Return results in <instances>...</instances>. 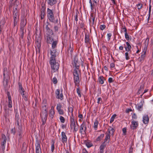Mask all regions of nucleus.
I'll list each match as a JSON object with an SVG mask.
<instances>
[{"label":"nucleus","mask_w":153,"mask_h":153,"mask_svg":"<svg viewBox=\"0 0 153 153\" xmlns=\"http://www.w3.org/2000/svg\"><path fill=\"white\" fill-rule=\"evenodd\" d=\"M126 44L127 45V46L125 47L126 51L127 52H131L130 50L131 48V45L128 42H126Z\"/></svg>","instance_id":"aec40b11"},{"label":"nucleus","mask_w":153,"mask_h":153,"mask_svg":"<svg viewBox=\"0 0 153 153\" xmlns=\"http://www.w3.org/2000/svg\"><path fill=\"white\" fill-rule=\"evenodd\" d=\"M54 142H53L52 143V145H51V152H53V151L54 150Z\"/></svg>","instance_id":"3c124183"},{"label":"nucleus","mask_w":153,"mask_h":153,"mask_svg":"<svg viewBox=\"0 0 153 153\" xmlns=\"http://www.w3.org/2000/svg\"><path fill=\"white\" fill-rule=\"evenodd\" d=\"M86 129L87 128L86 125L85 123L83 122L80 126V130L81 133L83 134H86Z\"/></svg>","instance_id":"1a4fd4ad"},{"label":"nucleus","mask_w":153,"mask_h":153,"mask_svg":"<svg viewBox=\"0 0 153 153\" xmlns=\"http://www.w3.org/2000/svg\"><path fill=\"white\" fill-rule=\"evenodd\" d=\"M90 4V7H91V10L92 11L94 9V4Z\"/></svg>","instance_id":"338daca9"},{"label":"nucleus","mask_w":153,"mask_h":153,"mask_svg":"<svg viewBox=\"0 0 153 153\" xmlns=\"http://www.w3.org/2000/svg\"><path fill=\"white\" fill-rule=\"evenodd\" d=\"M61 138L62 142L63 143H66L67 141V136L64 132L61 133Z\"/></svg>","instance_id":"ddd939ff"},{"label":"nucleus","mask_w":153,"mask_h":153,"mask_svg":"<svg viewBox=\"0 0 153 153\" xmlns=\"http://www.w3.org/2000/svg\"><path fill=\"white\" fill-rule=\"evenodd\" d=\"M46 24H47V25L45 26V28L47 30H49L50 29V28L48 27V25H50V24L48 22H46Z\"/></svg>","instance_id":"de8ad7c7"},{"label":"nucleus","mask_w":153,"mask_h":153,"mask_svg":"<svg viewBox=\"0 0 153 153\" xmlns=\"http://www.w3.org/2000/svg\"><path fill=\"white\" fill-rule=\"evenodd\" d=\"M59 114L60 115H63L64 114V112L62 109L59 110L58 111Z\"/></svg>","instance_id":"5fc2aeb1"},{"label":"nucleus","mask_w":153,"mask_h":153,"mask_svg":"<svg viewBox=\"0 0 153 153\" xmlns=\"http://www.w3.org/2000/svg\"><path fill=\"white\" fill-rule=\"evenodd\" d=\"M42 120H46L48 117V111L46 109H45L44 111L40 114Z\"/></svg>","instance_id":"6e6552de"},{"label":"nucleus","mask_w":153,"mask_h":153,"mask_svg":"<svg viewBox=\"0 0 153 153\" xmlns=\"http://www.w3.org/2000/svg\"><path fill=\"white\" fill-rule=\"evenodd\" d=\"M111 1H112V4L113 5H117V3L116 2V0H111Z\"/></svg>","instance_id":"680f3d73"},{"label":"nucleus","mask_w":153,"mask_h":153,"mask_svg":"<svg viewBox=\"0 0 153 153\" xmlns=\"http://www.w3.org/2000/svg\"><path fill=\"white\" fill-rule=\"evenodd\" d=\"M15 117L16 120V121L15 123V125L17 126L19 130L21 131L22 130V127L21 123L19 122V115L16 114Z\"/></svg>","instance_id":"423d86ee"},{"label":"nucleus","mask_w":153,"mask_h":153,"mask_svg":"<svg viewBox=\"0 0 153 153\" xmlns=\"http://www.w3.org/2000/svg\"><path fill=\"white\" fill-rule=\"evenodd\" d=\"M46 34L47 35L45 36V38L47 43L52 44L51 48H56L58 41L54 40L53 38L51 37V35L53 34L52 30L50 29L47 30Z\"/></svg>","instance_id":"f03ea898"},{"label":"nucleus","mask_w":153,"mask_h":153,"mask_svg":"<svg viewBox=\"0 0 153 153\" xmlns=\"http://www.w3.org/2000/svg\"><path fill=\"white\" fill-rule=\"evenodd\" d=\"M76 91H77V93L78 94L79 96V97H81V92L79 90V87H78V88H76Z\"/></svg>","instance_id":"4c0bfd02"},{"label":"nucleus","mask_w":153,"mask_h":153,"mask_svg":"<svg viewBox=\"0 0 153 153\" xmlns=\"http://www.w3.org/2000/svg\"><path fill=\"white\" fill-rule=\"evenodd\" d=\"M70 121H71V123H74L75 122V120H74V117L73 116V114H72V116L70 118Z\"/></svg>","instance_id":"a18cd8bd"},{"label":"nucleus","mask_w":153,"mask_h":153,"mask_svg":"<svg viewBox=\"0 0 153 153\" xmlns=\"http://www.w3.org/2000/svg\"><path fill=\"white\" fill-rule=\"evenodd\" d=\"M137 6L138 9H140L142 7L143 5L140 4H138Z\"/></svg>","instance_id":"603ef678"},{"label":"nucleus","mask_w":153,"mask_h":153,"mask_svg":"<svg viewBox=\"0 0 153 153\" xmlns=\"http://www.w3.org/2000/svg\"><path fill=\"white\" fill-rule=\"evenodd\" d=\"M89 42V36L88 34L86 33L85 37V42L86 43H88Z\"/></svg>","instance_id":"c85d7f7f"},{"label":"nucleus","mask_w":153,"mask_h":153,"mask_svg":"<svg viewBox=\"0 0 153 153\" xmlns=\"http://www.w3.org/2000/svg\"><path fill=\"white\" fill-rule=\"evenodd\" d=\"M110 138V135L109 134H107L105 137V138L104 139V142L103 143L108 145L109 144V140Z\"/></svg>","instance_id":"2eb2a0df"},{"label":"nucleus","mask_w":153,"mask_h":153,"mask_svg":"<svg viewBox=\"0 0 153 153\" xmlns=\"http://www.w3.org/2000/svg\"><path fill=\"white\" fill-rule=\"evenodd\" d=\"M132 111V109L131 108H127L126 109V113H128L130 111Z\"/></svg>","instance_id":"bf43d9fd"},{"label":"nucleus","mask_w":153,"mask_h":153,"mask_svg":"<svg viewBox=\"0 0 153 153\" xmlns=\"http://www.w3.org/2000/svg\"><path fill=\"white\" fill-rule=\"evenodd\" d=\"M7 140V138L4 134L2 135L1 137L0 138V143L1 146V152H4V149Z\"/></svg>","instance_id":"7ed1b4c3"},{"label":"nucleus","mask_w":153,"mask_h":153,"mask_svg":"<svg viewBox=\"0 0 153 153\" xmlns=\"http://www.w3.org/2000/svg\"><path fill=\"white\" fill-rule=\"evenodd\" d=\"M137 110L139 111L142 110L143 109V102L141 101V102L138 104L136 106Z\"/></svg>","instance_id":"a211bd4d"},{"label":"nucleus","mask_w":153,"mask_h":153,"mask_svg":"<svg viewBox=\"0 0 153 153\" xmlns=\"http://www.w3.org/2000/svg\"><path fill=\"white\" fill-rule=\"evenodd\" d=\"M149 120V118L147 115L144 117V124H147L148 123Z\"/></svg>","instance_id":"c756f323"},{"label":"nucleus","mask_w":153,"mask_h":153,"mask_svg":"<svg viewBox=\"0 0 153 153\" xmlns=\"http://www.w3.org/2000/svg\"><path fill=\"white\" fill-rule=\"evenodd\" d=\"M132 117L134 119H137V116L136 115L135 113H134L132 115Z\"/></svg>","instance_id":"0e129e2a"},{"label":"nucleus","mask_w":153,"mask_h":153,"mask_svg":"<svg viewBox=\"0 0 153 153\" xmlns=\"http://www.w3.org/2000/svg\"><path fill=\"white\" fill-rule=\"evenodd\" d=\"M19 85V91L22 90H24V89L23 88L22 84L20 82H19L18 83Z\"/></svg>","instance_id":"58836bf2"},{"label":"nucleus","mask_w":153,"mask_h":153,"mask_svg":"<svg viewBox=\"0 0 153 153\" xmlns=\"http://www.w3.org/2000/svg\"><path fill=\"white\" fill-rule=\"evenodd\" d=\"M71 128V129H74V131H75V132L77 131L78 129V125L73 127V128Z\"/></svg>","instance_id":"a19ab883"},{"label":"nucleus","mask_w":153,"mask_h":153,"mask_svg":"<svg viewBox=\"0 0 153 153\" xmlns=\"http://www.w3.org/2000/svg\"><path fill=\"white\" fill-rule=\"evenodd\" d=\"M70 127H71V128H73V127H74L77 125V124H76L75 122L72 123H70Z\"/></svg>","instance_id":"49530a36"},{"label":"nucleus","mask_w":153,"mask_h":153,"mask_svg":"<svg viewBox=\"0 0 153 153\" xmlns=\"http://www.w3.org/2000/svg\"><path fill=\"white\" fill-rule=\"evenodd\" d=\"M104 79V78L102 76L99 77L98 78V81L99 83L101 84H103Z\"/></svg>","instance_id":"cd10ccee"},{"label":"nucleus","mask_w":153,"mask_h":153,"mask_svg":"<svg viewBox=\"0 0 153 153\" xmlns=\"http://www.w3.org/2000/svg\"><path fill=\"white\" fill-rule=\"evenodd\" d=\"M73 66L75 67V68L74 70H76L77 71H79V64L78 60L76 59H74L73 61Z\"/></svg>","instance_id":"9d476101"},{"label":"nucleus","mask_w":153,"mask_h":153,"mask_svg":"<svg viewBox=\"0 0 153 153\" xmlns=\"http://www.w3.org/2000/svg\"><path fill=\"white\" fill-rule=\"evenodd\" d=\"M55 114L54 110V108L52 107L49 111V116L51 119H53L54 116Z\"/></svg>","instance_id":"4468645a"},{"label":"nucleus","mask_w":153,"mask_h":153,"mask_svg":"<svg viewBox=\"0 0 153 153\" xmlns=\"http://www.w3.org/2000/svg\"><path fill=\"white\" fill-rule=\"evenodd\" d=\"M85 144L88 148H90L92 146V143L88 141H86L85 142Z\"/></svg>","instance_id":"72a5a7b5"},{"label":"nucleus","mask_w":153,"mask_h":153,"mask_svg":"<svg viewBox=\"0 0 153 153\" xmlns=\"http://www.w3.org/2000/svg\"><path fill=\"white\" fill-rule=\"evenodd\" d=\"M47 14L49 20L51 22H54L55 18L53 11L48 8L47 10Z\"/></svg>","instance_id":"39448f33"},{"label":"nucleus","mask_w":153,"mask_h":153,"mask_svg":"<svg viewBox=\"0 0 153 153\" xmlns=\"http://www.w3.org/2000/svg\"><path fill=\"white\" fill-rule=\"evenodd\" d=\"M54 28L55 30V31H58L59 28L57 26H55L54 27Z\"/></svg>","instance_id":"774afa93"},{"label":"nucleus","mask_w":153,"mask_h":153,"mask_svg":"<svg viewBox=\"0 0 153 153\" xmlns=\"http://www.w3.org/2000/svg\"><path fill=\"white\" fill-rule=\"evenodd\" d=\"M102 101V99L101 97H99L97 99V102L98 103H100V101Z\"/></svg>","instance_id":"e2e57ef3"},{"label":"nucleus","mask_w":153,"mask_h":153,"mask_svg":"<svg viewBox=\"0 0 153 153\" xmlns=\"http://www.w3.org/2000/svg\"><path fill=\"white\" fill-rule=\"evenodd\" d=\"M19 91V92L21 94V95H22V96L24 97V90H22V91Z\"/></svg>","instance_id":"052dcab7"},{"label":"nucleus","mask_w":153,"mask_h":153,"mask_svg":"<svg viewBox=\"0 0 153 153\" xmlns=\"http://www.w3.org/2000/svg\"><path fill=\"white\" fill-rule=\"evenodd\" d=\"M52 81L54 84H56L57 82V80L56 78L55 77L53 78Z\"/></svg>","instance_id":"37998d69"},{"label":"nucleus","mask_w":153,"mask_h":153,"mask_svg":"<svg viewBox=\"0 0 153 153\" xmlns=\"http://www.w3.org/2000/svg\"><path fill=\"white\" fill-rule=\"evenodd\" d=\"M99 124V121L97 120V119L95 120L94 125V130H96L97 129L98 127V125Z\"/></svg>","instance_id":"393cba45"},{"label":"nucleus","mask_w":153,"mask_h":153,"mask_svg":"<svg viewBox=\"0 0 153 153\" xmlns=\"http://www.w3.org/2000/svg\"><path fill=\"white\" fill-rule=\"evenodd\" d=\"M123 133L124 135H125L126 133V128H124L122 130Z\"/></svg>","instance_id":"4d7b16f0"},{"label":"nucleus","mask_w":153,"mask_h":153,"mask_svg":"<svg viewBox=\"0 0 153 153\" xmlns=\"http://www.w3.org/2000/svg\"><path fill=\"white\" fill-rule=\"evenodd\" d=\"M76 70H74L73 73L74 75V82L75 85L77 86L78 87H79V74Z\"/></svg>","instance_id":"20e7f679"},{"label":"nucleus","mask_w":153,"mask_h":153,"mask_svg":"<svg viewBox=\"0 0 153 153\" xmlns=\"http://www.w3.org/2000/svg\"><path fill=\"white\" fill-rule=\"evenodd\" d=\"M36 153H41L40 144L38 141H37L36 144Z\"/></svg>","instance_id":"f8f14e48"},{"label":"nucleus","mask_w":153,"mask_h":153,"mask_svg":"<svg viewBox=\"0 0 153 153\" xmlns=\"http://www.w3.org/2000/svg\"><path fill=\"white\" fill-rule=\"evenodd\" d=\"M137 125L138 123L137 122L133 121L131 122V129H134L137 127Z\"/></svg>","instance_id":"f3484780"},{"label":"nucleus","mask_w":153,"mask_h":153,"mask_svg":"<svg viewBox=\"0 0 153 153\" xmlns=\"http://www.w3.org/2000/svg\"><path fill=\"white\" fill-rule=\"evenodd\" d=\"M115 66V64L114 63H112L110 64V67L111 68H114Z\"/></svg>","instance_id":"69168bd1"},{"label":"nucleus","mask_w":153,"mask_h":153,"mask_svg":"<svg viewBox=\"0 0 153 153\" xmlns=\"http://www.w3.org/2000/svg\"><path fill=\"white\" fill-rule=\"evenodd\" d=\"M108 133H107V134H111V135H113L114 132L115 131V130L113 128L111 127H110L108 128Z\"/></svg>","instance_id":"4be33fe9"},{"label":"nucleus","mask_w":153,"mask_h":153,"mask_svg":"<svg viewBox=\"0 0 153 153\" xmlns=\"http://www.w3.org/2000/svg\"><path fill=\"white\" fill-rule=\"evenodd\" d=\"M21 38H23V35H24V33L25 29H24V30H23V33H22L23 32H22L23 31L22 30V29H21Z\"/></svg>","instance_id":"6e6d98bb"},{"label":"nucleus","mask_w":153,"mask_h":153,"mask_svg":"<svg viewBox=\"0 0 153 153\" xmlns=\"http://www.w3.org/2000/svg\"><path fill=\"white\" fill-rule=\"evenodd\" d=\"M8 107L9 108H12V103L11 100V96L8 94Z\"/></svg>","instance_id":"5701e85b"},{"label":"nucleus","mask_w":153,"mask_h":153,"mask_svg":"<svg viewBox=\"0 0 153 153\" xmlns=\"http://www.w3.org/2000/svg\"><path fill=\"white\" fill-rule=\"evenodd\" d=\"M27 23L26 19L24 16L22 17L21 22L20 23V29H22V31L25 29V26ZM23 33V31H22Z\"/></svg>","instance_id":"0eeeda50"},{"label":"nucleus","mask_w":153,"mask_h":153,"mask_svg":"<svg viewBox=\"0 0 153 153\" xmlns=\"http://www.w3.org/2000/svg\"><path fill=\"white\" fill-rule=\"evenodd\" d=\"M107 145L104 143H102L100 147V153H102L103 152V150Z\"/></svg>","instance_id":"412c9836"},{"label":"nucleus","mask_w":153,"mask_h":153,"mask_svg":"<svg viewBox=\"0 0 153 153\" xmlns=\"http://www.w3.org/2000/svg\"><path fill=\"white\" fill-rule=\"evenodd\" d=\"M18 18L19 17L13 16V23L14 26H16L17 25L18 20Z\"/></svg>","instance_id":"a878e982"},{"label":"nucleus","mask_w":153,"mask_h":153,"mask_svg":"<svg viewBox=\"0 0 153 153\" xmlns=\"http://www.w3.org/2000/svg\"><path fill=\"white\" fill-rule=\"evenodd\" d=\"M149 42V39L147 38L145 40V47L144 48V51L146 50V48H147Z\"/></svg>","instance_id":"f704fd0d"},{"label":"nucleus","mask_w":153,"mask_h":153,"mask_svg":"<svg viewBox=\"0 0 153 153\" xmlns=\"http://www.w3.org/2000/svg\"><path fill=\"white\" fill-rule=\"evenodd\" d=\"M56 98L62 100L63 97L62 93L60 94V90L57 89L55 92Z\"/></svg>","instance_id":"9b49d317"},{"label":"nucleus","mask_w":153,"mask_h":153,"mask_svg":"<svg viewBox=\"0 0 153 153\" xmlns=\"http://www.w3.org/2000/svg\"><path fill=\"white\" fill-rule=\"evenodd\" d=\"M104 135L103 134H101L97 139L96 140L97 141H99L101 140L103 137Z\"/></svg>","instance_id":"473e14b6"},{"label":"nucleus","mask_w":153,"mask_h":153,"mask_svg":"<svg viewBox=\"0 0 153 153\" xmlns=\"http://www.w3.org/2000/svg\"><path fill=\"white\" fill-rule=\"evenodd\" d=\"M116 116V114H114L112 116L110 119V123H112L114 121V118Z\"/></svg>","instance_id":"e433bc0d"},{"label":"nucleus","mask_w":153,"mask_h":153,"mask_svg":"<svg viewBox=\"0 0 153 153\" xmlns=\"http://www.w3.org/2000/svg\"><path fill=\"white\" fill-rule=\"evenodd\" d=\"M59 119H60V121L61 123H65V120L64 118L63 117L61 116L60 117Z\"/></svg>","instance_id":"79ce46f5"},{"label":"nucleus","mask_w":153,"mask_h":153,"mask_svg":"<svg viewBox=\"0 0 153 153\" xmlns=\"http://www.w3.org/2000/svg\"><path fill=\"white\" fill-rule=\"evenodd\" d=\"M48 3L51 6H52L56 4L57 1V0H46Z\"/></svg>","instance_id":"6ab92c4d"},{"label":"nucleus","mask_w":153,"mask_h":153,"mask_svg":"<svg viewBox=\"0 0 153 153\" xmlns=\"http://www.w3.org/2000/svg\"><path fill=\"white\" fill-rule=\"evenodd\" d=\"M139 60L140 62H141L143 60V54H142L140 58L139 59Z\"/></svg>","instance_id":"13d9d810"},{"label":"nucleus","mask_w":153,"mask_h":153,"mask_svg":"<svg viewBox=\"0 0 153 153\" xmlns=\"http://www.w3.org/2000/svg\"><path fill=\"white\" fill-rule=\"evenodd\" d=\"M108 82L110 83H112L114 82L113 79L111 77H109L108 79Z\"/></svg>","instance_id":"864d4df0"},{"label":"nucleus","mask_w":153,"mask_h":153,"mask_svg":"<svg viewBox=\"0 0 153 153\" xmlns=\"http://www.w3.org/2000/svg\"><path fill=\"white\" fill-rule=\"evenodd\" d=\"M56 48H51V50L49 63L53 72L58 71L59 67V63L56 59L57 54Z\"/></svg>","instance_id":"f257e3e1"},{"label":"nucleus","mask_w":153,"mask_h":153,"mask_svg":"<svg viewBox=\"0 0 153 153\" xmlns=\"http://www.w3.org/2000/svg\"><path fill=\"white\" fill-rule=\"evenodd\" d=\"M112 36V34L111 33H108L107 34V38H108V41H109L110 39L111 38Z\"/></svg>","instance_id":"c03bdc74"},{"label":"nucleus","mask_w":153,"mask_h":153,"mask_svg":"<svg viewBox=\"0 0 153 153\" xmlns=\"http://www.w3.org/2000/svg\"><path fill=\"white\" fill-rule=\"evenodd\" d=\"M61 107H62L60 103L58 104L57 105L56 109L57 110V111L61 109Z\"/></svg>","instance_id":"ea45409f"},{"label":"nucleus","mask_w":153,"mask_h":153,"mask_svg":"<svg viewBox=\"0 0 153 153\" xmlns=\"http://www.w3.org/2000/svg\"><path fill=\"white\" fill-rule=\"evenodd\" d=\"M35 44L36 45V49L37 48L39 50L40 49L41 46V43L40 40H39V39H36L35 40Z\"/></svg>","instance_id":"dca6fc26"},{"label":"nucleus","mask_w":153,"mask_h":153,"mask_svg":"<svg viewBox=\"0 0 153 153\" xmlns=\"http://www.w3.org/2000/svg\"><path fill=\"white\" fill-rule=\"evenodd\" d=\"M45 9L42 7V9H41V17L42 19H43L44 18Z\"/></svg>","instance_id":"2f4dec72"},{"label":"nucleus","mask_w":153,"mask_h":153,"mask_svg":"<svg viewBox=\"0 0 153 153\" xmlns=\"http://www.w3.org/2000/svg\"><path fill=\"white\" fill-rule=\"evenodd\" d=\"M16 132L15 128H12L11 130V133L12 134H13V135L15 134V133Z\"/></svg>","instance_id":"8fccbe9b"},{"label":"nucleus","mask_w":153,"mask_h":153,"mask_svg":"<svg viewBox=\"0 0 153 153\" xmlns=\"http://www.w3.org/2000/svg\"><path fill=\"white\" fill-rule=\"evenodd\" d=\"M123 29H124V32H125V38L127 40H129V38L128 35V34L127 32V29H126V27H124L123 28Z\"/></svg>","instance_id":"7c9ffc66"},{"label":"nucleus","mask_w":153,"mask_h":153,"mask_svg":"<svg viewBox=\"0 0 153 153\" xmlns=\"http://www.w3.org/2000/svg\"><path fill=\"white\" fill-rule=\"evenodd\" d=\"M106 27V26L104 25H101L100 26V28L101 30H103Z\"/></svg>","instance_id":"09e8293b"},{"label":"nucleus","mask_w":153,"mask_h":153,"mask_svg":"<svg viewBox=\"0 0 153 153\" xmlns=\"http://www.w3.org/2000/svg\"><path fill=\"white\" fill-rule=\"evenodd\" d=\"M47 105V100L45 99H44L42 101V107L45 110L46 109V106Z\"/></svg>","instance_id":"bb28decb"},{"label":"nucleus","mask_w":153,"mask_h":153,"mask_svg":"<svg viewBox=\"0 0 153 153\" xmlns=\"http://www.w3.org/2000/svg\"><path fill=\"white\" fill-rule=\"evenodd\" d=\"M131 52H129V53H130ZM129 52H126L125 53V55L126 56V59L127 60H128L130 58L129 56Z\"/></svg>","instance_id":"c9c22d12"},{"label":"nucleus","mask_w":153,"mask_h":153,"mask_svg":"<svg viewBox=\"0 0 153 153\" xmlns=\"http://www.w3.org/2000/svg\"><path fill=\"white\" fill-rule=\"evenodd\" d=\"M19 14L18 13V10L16 8H14L13 9V16H14L19 17Z\"/></svg>","instance_id":"b1692460"}]
</instances>
